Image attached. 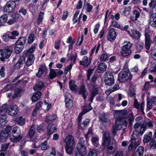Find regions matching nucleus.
<instances>
[{"instance_id": "20e7f679", "label": "nucleus", "mask_w": 156, "mask_h": 156, "mask_svg": "<svg viewBox=\"0 0 156 156\" xmlns=\"http://www.w3.org/2000/svg\"><path fill=\"white\" fill-rule=\"evenodd\" d=\"M121 51V55L123 57L129 56L131 53V48L132 44L129 41H125Z\"/></svg>"}, {"instance_id": "4be33fe9", "label": "nucleus", "mask_w": 156, "mask_h": 156, "mask_svg": "<svg viewBox=\"0 0 156 156\" xmlns=\"http://www.w3.org/2000/svg\"><path fill=\"white\" fill-rule=\"evenodd\" d=\"M35 46H33L31 47L28 50L24 51L25 55L28 57H30L31 55H33V56H34V55L33 54V53L35 51Z\"/></svg>"}, {"instance_id": "864d4df0", "label": "nucleus", "mask_w": 156, "mask_h": 156, "mask_svg": "<svg viewBox=\"0 0 156 156\" xmlns=\"http://www.w3.org/2000/svg\"><path fill=\"white\" fill-rule=\"evenodd\" d=\"M127 118H128L129 122L131 123L134 120L133 114L130 111H127Z\"/></svg>"}, {"instance_id": "39448f33", "label": "nucleus", "mask_w": 156, "mask_h": 156, "mask_svg": "<svg viewBox=\"0 0 156 156\" xmlns=\"http://www.w3.org/2000/svg\"><path fill=\"white\" fill-rule=\"evenodd\" d=\"M132 77L128 71L123 70L118 74V80L121 82H125L128 80H131Z\"/></svg>"}, {"instance_id": "72a5a7b5", "label": "nucleus", "mask_w": 156, "mask_h": 156, "mask_svg": "<svg viewBox=\"0 0 156 156\" xmlns=\"http://www.w3.org/2000/svg\"><path fill=\"white\" fill-rule=\"evenodd\" d=\"M98 88L94 87L92 90L91 95L89 99L90 101L92 102L94 97L98 93Z\"/></svg>"}, {"instance_id": "dca6fc26", "label": "nucleus", "mask_w": 156, "mask_h": 156, "mask_svg": "<svg viewBox=\"0 0 156 156\" xmlns=\"http://www.w3.org/2000/svg\"><path fill=\"white\" fill-rule=\"evenodd\" d=\"M149 23L153 27H156V13H151L150 17Z\"/></svg>"}, {"instance_id": "c756f323", "label": "nucleus", "mask_w": 156, "mask_h": 156, "mask_svg": "<svg viewBox=\"0 0 156 156\" xmlns=\"http://www.w3.org/2000/svg\"><path fill=\"white\" fill-rule=\"evenodd\" d=\"M35 60V57L31 55L30 57H28L25 62V65L29 67L31 66Z\"/></svg>"}, {"instance_id": "9b49d317", "label": "nucleus", "mask_w": 156, "mask_h": 156, "mask_svg": "<svg viewBox=\"0 0 156 156\" xmlns=\"http://www.w3.org/2000/svg\"><path fill=\"white\" fill-rule=\"evenodd\" d=\"M65 101L66 107L71 108L73 105L72 100V96L71 94L68 92H66L65 95Z\"/></svg>"}, {"instance_id": "5701e85b", "label": "nucleus", "mask_w": 156, "mask_h": 156, "mask_svg": "<svg viewBox=\"0 0 156 156\" xmlns=\"http://www.w3.org/2000/svg\"><path fill=\"white\" fill-rule=\"evenodd\" d=\"M12 129V128L11 126H7L5 128L2 130L1 133L4 136H6V138H7L10 134Z\"/></svg>"}, {"instance_id": "e433bc0d", "label": "nucleus", "mask_w": 156, "mask_h": 156, "mask_svg": "<svg viewBox=\"0 0 156 156\" xmlns=\"http://www.w3.org/2000/svg\"><path fill=\"white\" fill-rule=\"evenodd\" d=\"M44 86L42 82L40 81L38 82L34 87V90L35 91L41 90Z\"/></svg>"}, {"instance_id": "9d476101", "label": "nucleus", "mask_w": 156, "mask_h": 156, "mask_svg": "<svg viewBox=\"0 0 156 156\" xmlns=\"http://www.w3.org/2000/svg\"><path fill=\"white\" fill-rule=\"evenodd\" d=\"M127 125L128 122L126 120L122 121L121 120H118L116 119L114 126L116 128L117 130H120L122 128V130L124 131L125 128H123V126L126 127Z\"/></svg>"}, {"instance_id": "c85d7f7f", "label": "nucleus", "mask_w": 156, "mask_h": 156, "mask_svg": "<svg viewBox=\"0 0 156 156\" xmlns=\"http://www.w3.org/2000/svg\"><path fill=\"white\" fill-rule=\"evenodd\" d=\"M152 133L149 132L147 133L144 136L143 142L144 143H147L149 142L152 138Z\"/></svg>"}, {"instance_id": "49530a36", "label": "nucleus", "mask_w": 156, "mask_h": 156, "mask_svg": "<svg viewBox=\"0 0 156 156\" xmlns=\"http://www.w3.org/2000/svg\"><path fill=\"white\" fill-rule=\"evenodd\" d=\"M153 139L150 144V147L151 148L156 149V136Z\"/></svg>"}, {"instance_id": "f704fd0d", "label": "nucleus", "mask_w": 156, "mask_h": 156, "mask_svg": "<svg viewBox=\"0 0 156 156\" xmlns=\"http://www.w3.org/2000/svg\"><path fill=\"white\" fill-rule=\"evenodd\" d=\"M26 40L27 39L25 37H21L19 38L15 43V44L20 46H23V45L26 42Z\"/></svg>"}, {"instance_id": "412c9836", "label": "nucleus", "mask_w": 156, "mask_h": 156, "mask_svg": "<svg viewBox=\"0 0 156 156\" xmlns=\"http://www.w3.org/2000/svg\"><path fill=\"white\" fill-rule=\"evenodd\" d=\"M25 60V58L23 56H20L18 62L14 65V67L16 69H20L22 66Z\"/></svg>"}, {"instance_id": "7ed1b4c3", "label": "nucleus", "mask_w": 156, "mask_h": 156, "mask_svg": "<svg viewBox=\"0 0 156 156\" xmlns=\"http://www.w3.org/2000/svg\"><path fill=\"white\" fill-rule=\"evenodd\" d=\"M21 133V131L19 128L14 127L12 130V137L10 138L11 141L14 143H17L22 138Z\"/></svg>"}, {"instance_id": "8fccbe9b", "label": "nucleus", "mask_w": 156, "mask_h": 156, "mask_svg": "<svg viewBox=\"0 0 156 156\" xmlns=\"http://www.w3.org/2000/svg\"><path fill=\"white\" fill-rule=\"evenodd\" d=\"M90 104H89L88 105L84 106L83 111L81 112V114H82V115L84 114L92 109V108L90 106Z\"/></svg>"}, {"instance_id": "774afa93", "label": "nucleus", "mask_w": 156, "mask_h": 156, "mask_svg": "<svg viewBox=\"0 0 156 156\" xmlns=\"http://www.w3.org/2000/svg\"><path fill=\"white\" fill-rule=\"evenodd\" d=\"M151 56L152 58L154 60H156V49L152 50Z\"/></svg>"}, {"instance_id": "ea45409f", "label": "nucleus", "mask_w": 156, "mask_h": 156, "mask_svg": "<svg viewBox=\"0 0 156 156\" xmlns=\"http://www.w3.org/2000/svg\"><path fill=\"white\" fill-rule=\"evenodd\" d=\"M8 16L6 14H4L0 17V26H2L6 22Z\"/></svg>"}, {"instance_id": "5fc2aeb1", "label": "nucleus", "mask_w": 156, "mask_h": 156, "mask_svg": "<svg viewBox=\"0 0 156 156\" xmlns=\"http://www.w3.org/2000/svg\"><path fill=\"white\" fill-rule=\"evenodd\" d=\"M56 70L53 69H50V72L49 73L50 77L51 79L56 76Z\"/></svg>"}, {"instance_id": "a211bd4d", "label": "nucleus", "mask_w": 156, "mask_h": 156, "mask_svg": "<svg viewBox=\"0 0 156 156\" xmlns=\"http://www.w3.org/2000/svg\"><path fill=\"white\" fill-rule=\"evenodd\" d=\"M46 68L45 65H40L39 68L38 72L36 74V76L38 77H41L46 72Z\"/></svg>"}, {"instance_id": "2f4dec72", "label": "nucleus", "mask_w": 156, "mask_h": 156, "mask_svg": "<svg viewBox=\"0 0 156 156\" xmlns=\"http://www.w3.org/2000/svg\"><path fill=\"white\" fill-rule=\"evenodd\" d=\"M107 67V66L105 63H101L99 64L98 67V71L99 73L103 72L105 71Z\"/></svg>"}, {"instance_id": "79ce46f5", "label": "nucleus", "mask_w": 156, "mask_h": 156, "mask_svg": "<svg viewBox=\"0 0 156 156\" xmlns=\"http://www.w3.org/2000/svg\"><path fill=\"white\" fill-rule=\"evenodd\" d=\"M48 140V138L43 142L41 145L40 147L41 150L45 151L48 149L49 148V146L47 143V141Z\"/></svg>"}, {"instance_id": "1a4fd4ad", "label": "nucleus", "mask_w": 156, "mask_h": 156, "mask_svg": "<svg viewBox=\"0 0 156 156\" xmlns=\"http://www.w3.org/2000/svg\"><path fill=\"white\" fill-rule=\"evenodd\" d=\"M16 4L14 2H8L4 6L3 11L4 12L11 13L14 9Z\"/></svg>"}, {"instance_id": "bf43d9fd", "label": "nucleus", "mask_w": 156, "mask_h": 156, "mask_svg": "<svg viewBox=\"0 0 156 156\" xmlns=\"http://www.w3.org/2000/svg\"><path fill=\"white\" fill-rule=\"evenodd\" d=\"M147 129L146 125L145 124H144V123L142 124L140 126V134H143L146 129Z\"/></svg>"}, {"instance_id": "b1692460", "label": "nucleus", "mask_w": 156, "mask_h": 156, "mask_svg": "<svg viewBox=\"0 0 156 156\" xmlns=\"http://www.w3.org/2000/svg\"><path fill=\"white\" fill-rule=\"evenodd\" d=\"M131 34H130L131 36L136 40H139L140 39L141 37V33L138 31L133 30H131Z\"/></svg>"}, {"instance_id": "3c124183", "label": "nucleus", "mask_w": 156, "mask_h": 156, "mask_svg": "<svg viewBox=\"0 0 156 156\" xmlns=\"http://www.w3.org/2000/svg\"><path fill=\"white\" fill-rule=\"evenodd\" d=\"M127 152L119 150L116 152L115 156H126Z\"/></svg>"}, {"instance_id": "423d86ee", "label": "nucleus", "mask_w": 156, "mask_h": 156, "mask_svg": "<svg viewBox=\"0 0 156 156\" xmlns=\"http://www.w3.org/2000/svg\"><path fill=\"white\" fill-rule=\"evenodd\" d=\"M131 142L128 147V151H131L133 147H136L140 144L139 140L137 135L134 133L131 135Z\"/></svg>"}, {"instance_id": "a18cd8bd", "label": "nucleus", "mask_w": 156, "mask_h": 156, "mask_svg": "<svg viewBox=\"0 0 156 156\" xmlns=\"http://www.w3.org/2000/svg\"><path fill=\"white\" fill-rule=\"evenodd\" d=\"M5 115H1L0 117V124L1 126L5 125L7 122Z\"/></svg>"}, {"instance_id": "6e6552de", "label": "nucleus", "mask_w": 156, "mask_h": 156, "mask_svg": "<svg viewBox=\"0 0 156 156\" xmlns=\"http://www.w3.org/2000/svg\"><path fill=\"white\" fill-rule=\"evenodd\" d=\"M105 84L111 86L114 83V80L112 74L109 72H106L105 75Z\"/></svg>"}, {"instance_id": "c9c22d12", "label": "nucleus", "mask_w": 156, "mask_h": 156, "mask_svg": "<svg viewBox=\"0 0 156 156\" xmlns=\"http://www.w3.org/2000/svg\"><path fill=\"white\" fill-rule=\"evenodd\" d=\"M41 93L40 92H37L32 97V100L33 101L35 102L38 100L40 98Z\"/></svg>"}, {"instance_id": "c03bdc74", "label": "nucleus", "mask_w": 156, "mask_h": 156, "mask_svg": "<svg viewBox=\"0 0 156 156\" xmlns=\"http://www.w3.org/2000/svg\"><path fill=\"white\" fill-rule=\"evenodd\" d=\"M144 43L141 42H138L136 44V48L138 52H140L144 48Z\"/></svg>"}, {"instance_id": "e2e57ef3", "label": "nucleus", "mask_w": 156, "mask_h": 156, "mask_svg": "<svg viewBox=\"0 0 156 156\" xmlns=\"http://www.w3.org/2000/svg\"><path fill=\"white\" fill-rule=\"evenodd\" d=\"M108 56L107 54L105 53L103 54L100 57V60L102 61H105L108 60Z\"/></svg>"}, {"instance_id": "6e6d98bb", "label": "nucleus", "mask_w": 156, "mask_h": 156, "mask_svg": "<svg viewBox=\"0 0 156 156\" xmlns=\"http://www.w3.org/2000/svg\"><path fill=\"white\" fill-rule=\"evenodd\" d=\"M45 129L44 127V124H42L39 125L37 127V130L41 133H43Z\"/></svg>"}, {"instance_id": "603ef678", "label": "nucleus", "mask_w": 156, "mask_h": 156, "mask_svg": "<svg viewBox=\"0 0 156 156\" xmlns=\"http://www.w3.org/2000/svg\"><path fill=\"white\" fill-rule=\"evenodd\" d=\"M90 119H87L83 121V122L82 123H81L80 125H79V124H78V126H80V127L82 129H83L85 127L87 126V125L89 124L90 122Z\"/></svg>"}, {"instance_id": "37998d69", "label": "nucleus", "mask_w": 156, "mask_h": 156, "mask_svg": "<svg viewBox=\"0 0 156 156\" xmlns=\"http://www.w3.org/2000/svg\"><path fill=\"white\" fill-rule=\"evenodd\" d=\"M23 48V46H20L15 44L14 47L15 53L17 54L20 53L22 51Z\"/></svg>"}, {"instance_id": "aec40b11", "label": "nucleus", "mask_w": 156, "mask_h": 156, "mask_svg": "<svg viewBox=\"0 0 156 156\" xmlns=\"http://www.w3.org/2000/svg\"><path fill=\"white\" fill-rule=\"evenodd\" d=\"M65 141L66 145H73L74 144V137L71 135H68L65 138Z\"/></svg>"}, {"instance_id": "f257e3e1", "label": "nucleus", "mask_w": 156, "mask_h": 156, "mask_svg": "<svg viewBox=\"0 0 156 156\" xmlns=\"http://www.w3.org/2000/svg\"><path fill=\"white\" fill-rule=\"evenodd\" d=\"M101 150L103 151L104 148H107V152L108 153L112 154L115 152L117 149V147L115 144L111 142V137L108 131H105L103 134L102 139Z\"/></svg>"}, {"instance_id": "4468645a", "label": "nucleus", "mask_w": 156, "mask_h": 156, "mask_svg": "<svg viewBox=\"0 0 156 156\" xmlns=\"http://www.w3.org/2000/svg\"><path fill=\"white\" fill-rule=\"evenodd\" d=\"M116 37V34L114 29L112 28L110 29L107 36L108 40L110 41H112L115 39Z\"/></svg>"}, {"instance_id": "de8ad7c7", "label": "nucleus", "mask_w": 156, "mask_h": 156, "mask_svg": "<svg viewBox=\"0 0 156 156\" xmlns=\"http://www.w3.org/2000/svg\"><path fill=\"white\" fill-rule=\"evenodd\" d=\"M56 118V116L54 115H48L46 116L45 119L46 122H48L49 121H52L55 120Z\"/></svg>"}, {"instance_id": "69168bd1", "label": "nucleus", "mask_w": 156, "mask_h": 156, "mask_svg": "<svg viewBox=\"0 0 156 156\" xmlns=\"http://www.w3.org/2000/svg\"><path fill=\"white\" fill-rule=\"evenodd\" d=\"M61 40H58L55 41V43L54 48L55 49H58L60 48Z\"/></svg>"}, {"instance_id": "a19ab883", "label": "nucleus", "mask_w": 156, "mask_h": 156, "mask_svg": "<svg viewBox=\"0 0 156 156\" xmlns=\"http://www.w3.org/2000/svg\"><path fill=\"white\" fill-rule=\"evenodd\" d=\"M7 105L6 104L3 105L0 108V114L1 115H5V113L7 112Z\"/></svg>"}, {"instance_id": "4d7b16f0", "label": "nucleus", "mask_w": 156, "mask_h": 156, "mask_svg": "<svg viewBox=\"0 0 156 156\" xmlns=\"http://www.w3.org/2000/svg\"><path fill=\"white\" fill-rule=\"evenodd\" d=\"M35 36L33 33L31 34L28 36V44H31L34 40Z\"/></svg>"}, {"instance_id": "338daca9", "label": "nucleus", "mask_w": 156, "mask_h": 156, "mask_svg": "<svg viewBox=\"0 0 156 156\" xmlns=\"http://www.w3.org/2000/svg\"><path fill=\"white\" fill-rule=\"evenodd\" d=\"M100 46L101 44L100 43L98 44L97 46L95 45L91 51L92 53V54L93 53L94 51L95 50L96 53H97L100 48Z\"/></svg>"}, {"instance_id": "cd10ccee", "label": "nucleus", "mask_w": 156, "mask_h": 156, "mask_svg": "<svg viewBox=\"0 0 156 156\" xmlns=\"http://www.w3.org/2000/svg\"><path fill=\"white\" fill-rule=\"evenodd\" d=\"M91 62L90 60L88 59L87 56H84L82 61H80V64L83 65L84 66H87Z\"/></svg>"}, {"instance_id": "a878e982", "label": "nucleus", "mask_w": 156, "mask_h": 156, "mask_svg": "<svg viewBox=\"0 0 156 156\" xmlns=\"http://www.w3.org/2000/svg\"><path fill=\"white\" fill-rule=\"evenodd\" d=\"M144 152V147L142 146H140L138 147L133 156H143Z\"/></svg>"}, {"instance_id": "4c0bfd02", "label": "nucleus", "mask_w": 156, "mask_h": 156, "mask_svg": "<svg viewBox=\"0 0 156 156\" xmlns=\"http://www.w3.org/2000/svg\"><path fill=\"white\" fill-rule=\"evenodd\" d=\"M23 91V90L22 88L16 89L14 91L13 94L12 95V97L13 98H14L16 97H20V94Z\"/></svg>"}, {"instance_id": "f3484780", "label": "nucleus", "mask_w": 156, "mask_h": 156, "mask_svg": "<svg viewBox=\"0 0 156 156\" xmlns=\"http://www.w3.org/2000/svg\"><path fill=\"white\" fill-rule=\"evenodd\" d=\"M18 112V107L15 105L10 106V109L8 110V114L10 115H15L17 114Z\"/></svg>"}, {"instance_id": "bb28decb", "label": "nucleus", "mask_w": 156, "mask_h": 156, "mask_svg": "<svg viewBox=\"0 0 156 156\" xmlns=\"http://www.w3.org/2000/svg\"><path fill=\"white\" fill-rule=\"evenodd\" d=\"M134 107L137 109L140 108L141 111L143 112H144V103L143 102L140 105L138 102L137 100L135 99L134 100Z\"/></svg>"}, {"instance_id": "393cba45", "label": "nucleus", "mask_w": 156, "mask_h": 156, "mask_svg": "<svg viewBox=\"0 0 156 156\" xmlns=\"http://www.w3.org/2000/svg\"><path fill=\"white\" fill-rule=\"evenodd\" d=\"M99 118V121L102 123L104 122L106 123L107 122H108L110 119L108 118L107 116L104 114H99L98 115Z\"/></svg>"}, {"instance_id": "473e14b6", "label": "nucleus", "mask_w": 156, "mask_h": 156, "mask_svg": "<svg viewBox=\"0 0 156 156\" xmlns=\"http://www.w3.org/2000/svg\"><path fill=\"white\" fill-rule=\"evenodd\" d=\"M25 121V119L21 116L17 118L15 120L16 123L20 126H22L24 124Z\"/></svg>"}, {"instance_id": "0e129e2a", "label": "nucleus", "mask_w": 156, "mask_h": 156, "mask_svg": "<svg viewBox=\"0 0 156 156\" xmlns=\"http://www.w3.org/2000/svg\"><path fill=\"white\" fill-rule=\"evenodd\" d=\"M112 25L114 27L119 28L120 27V23L115 20H113L111 23Z\"/></svg>"}, {"instance_id": "09e8293b", "label": "nucleus", "mask_w": 156, "mask_h": 156, "mask_svg": "<svg viewBox=\"0 0 156 156\" xmlns=\"http://www.w3.org/2000/svg\"><path fill=\"white\" fill-rule=\"evenodd\" d=\"M65 147L66 152L69 154H70L73 151L74 148V145H66Z\"/></svg>"}, {"instance_id": "680f3d73", "label": "nucleus", "mask_w": 156, "mask_h": 156, "mask_svg": "<svg viewBox=\"0 0 156 156\" xmlns=\"http://www.w3.org/2000/svg\"><path fill=\"white\" fill-rule=\"evenodd\" d=\"M150 71L152 73H156V63L153 64L150 69Z\"/></svg>"}, {"instance_id": "13d9d810", "label": "nucleus", "mask_w": 156, "mask_h": 156, "mask_svg": "<svg viewBox=\"0 0 156 156\" xmlns=\"http://www.w3.org/2000/svg\"><path fill=\"white\" fill-rule=\"evenodd\" d=\"M87 156H97V151L94 149L90 150Z\"/></svg>"}, {"instance_id": "2eb2a0df", "label": "nucleus", "mask_w": 156, "mask_h": 156, "mask_svg": "<svg viewBox=\"0 0 156 156\" xmlns=\"http://www.w3.org/2000/svg\"><path fill=\"white\" fill-rule=\"evenodd\" d=\"M79 92L83 96L84 99L85 100L88 93L85 86L83 85H81L79 89Z\"/></svg>"}, {"instance_id": "7c9ffc66", "label": "nucleus", "mask_w": 156, "mask_h": 156, "mask_svg": "<svg viewBox=\"0 0 156 156\" xmlns=\"http://www.w3.org/2000/svg\"><path fill=\"white\" fill-rule=\"evenodd\" d=\"M57 130L55 125L51 124L50 126H48L47 129V134L49 135L55 132Z\"/></svg>"}, {"instance_id": "ddd939ff", "label": "nucleus", "mask_w": 156, "mask_h": 156, "mask_svg": "<svg viewBox=\"0 0 156 156\" xmlns=\"http://www.w3.org/2000/svg\"><path fill=\"white\" fill-rule=\"evenodd\" d=\"M145 46L147 50L150 49L152 40L151 38L150 35L147 33H145Z\"/></svg>"}, {"instance_id": "6ab92c4d", "label": "nucleus", "mask_w": 156, "mask_h": 156, "mask_svg": "<svg viewBox=\"0 0 156 156\" xmlns=\"http://www.w3.org/2000/svg\"><path fill=\"white\" fill-rule=\"evenodd\" d=\"M35 132V130L34 127L31 126L28 132L29 136L32 141L37 142L38 140V139L37 138H33Z\"/></svg>"}, {"instance_id": "052dcab7", "label": "nucleus", "mask_w": 156, "mask_h": 156, "mask_svg": "<svg viewBox=\"0 0 156 156\" xmlns=\"http://www.w3.org/2000/svg\"><path fill=\"white\" fill-rule=\"evenodd\" d=\"M44 15V13L42 12H41L40 13L39 17L37 19V24L38 25H39L43 19V17Z\"/></svg>"}, {"instance_id": "0eeeda50", "label": "nucleus", "mask_w": 156, "mask_h": 156, "mask_svg": "<svg viewBox=\"0 0 156 156\" xmlns=\"http://www.w3.org/2000/svg\"><path fill=\"white\" fill-rule=\"evenodd\" d=\"M127 111L126 110L115 111V115L116 118V119L120 120L123 119H127Z\"/></svg>"}, {"instance_id": "f8f14e48", "label": "nucleus", "mask_w": 156, "mask_h": 156, "mask_svg": "<svg viewBox=\"0 0 156 156\" xmlns=\"http://www.w3.org/2000/svg\"><path fill=\"white\" fill-rule=\"evenodd\" d=\"M12 50V47L8 46L1 53V55L3 58H8L11 54Z\"/></svg>"}, {"instance_id": "f03ea898", "label": "nucleus", "mask_w": 156, "mask_h": 156, "mask_svg": "<svg viewBox=\"0 0 156 156\" xmlns=\"http://www.w3.org/2000/svg\"><path fill=\"white\" fill-rule=\"evenodd\" d=\"M85 140L80 138L77 145V151L76 152V156H83L87 153L86 148L84 144Z\"/></svg>"}, {"instance_id": "58836bf2", "label": "nucleus", "mask_w": 156, "mask_h": 156, "mask_svg": "<svg viewBox=\"0 0 156 156\" xmlns=\"http://www.w3.org/2000/svg\"><path fill=\"white\" fill-rule=\"evenodd\" d=\"M69 87L70 90L72 91H75L77 89V85L75 84L73 80H70L69 82Z\"/></svg>"}]
</instances>
